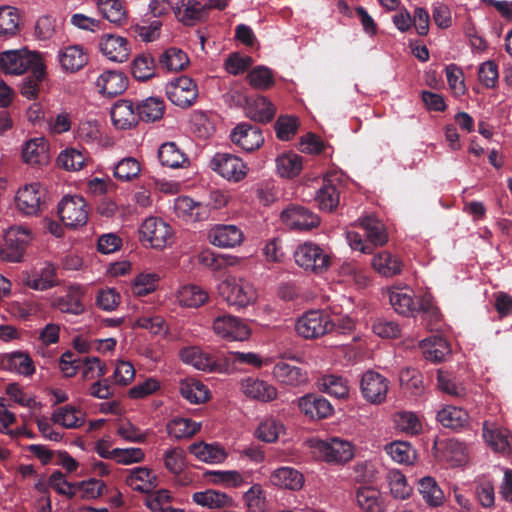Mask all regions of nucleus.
<instances>
[{"label": "nucleus", "mask_w": 512, "mask_h": 512, "mask_svg": "<svg viewBox=\"0 0 512 512\" xmlns=\"http://www.w3.org/2000/svg\"><path fill=\"white\" fill-rule=\"evenodd\" d=\"M335 323L330 315L323 310H310L298 318L295 329L305 339L319 338L331 333Z\"/></svg>", "instance_id": "f257e3e1"}, {"label": "nucleus", "mask_w": 512, "mask_h": 512, "mask_svg": "<svg viewBox=\"0 0 512 512\" xmlns=\"http://www.w3.org/2000/svg\"><path fill=\"white\" fill-rule=\"evenodd\" d=\"M32 240L29 228L13 226L7 231L4 244L0 246V259L6 262H21L26 248Z\"/></svg>", "instance_id": "f03ea898"}, {"label": "nucleus", "mask_w": 512, "mask_h": 512, "mask_svg": "<svg viewBox=\"0 0 512 512\" xmlns=\"http://www.w3.org/2000/svg\"><path fill=\"white\" fill-rule=\"evenodd\" d=\"M361 226L364 229V236L368 243H364L358 234L350 235L351 247L363 253H372L373 246H382L388 241L386 228L381 220L374 216H367L362 219Z\"/></svg>", "instance_id": "7ed1b4c3"}, {"label": "nucleus", "mask_w": 512, "mask_h": 512, "mask_svg": "<svg viewBox=\"0 0 512 512\" xmlns=\"http://www.w3.org/2000/svg\"><path fill=\"white\" fill-rule=\"evenodd\" d=\"M43 62L39 53H32L26 49L8 50L0 54V68L7 74L20 75Z\"/></svg>", "instance_id": "20e7f679"}, {"label": "nucleus", "mask_w": 512, "mask_h": 512, "mask_svg": "<svg viewBox=\"0 0 512 512\" xmlns=\"http://www.w3.org/2000/svg\"><path fill=\"white\" fill-rule=\"evenodd\" d=\"M140 240L155 249L166 247L172 238V229L168 223L157 217L147 218L139 229Z\"/></svg>", "instance_id": "39448f33"}, {"label": "nucleus", "mask_w": 512, "mask_h": 512, "mask_svg": "<svg viewBox=\"0 0 512 512\" xmlns=\"http://www.w3.org/2000/svg\"><path fill=\"white\" fill-rule=\"evenodd\" d=\"M58 214L63 224L70 228L83 226L88 220L86 201L82 196L68 195L58 204Z\"/></svg>", "instance_id": "423d86ee"}, {"label": "nucleus", "mask_w": 512, "mask_h": 512, "mask_svg": "<svg viewBox=\"0 0 512 512\" xmlns=\"http://www.w3.org/2000/svg\"><path fill=\"white\" fill-rule=\"evenodd\" d=\"M219 293L228 304L245 307L254 301L256 295L252 285L242 279L231 277L219 285Z\"/></svg>", "instance_id": "0eeeda50"}, {"label": "nucleus", "mask_w": 512, "mask_h": 512, "mask_svg": "<svg viewBox=\"0 0 512 512\" xmlns=\"http://www.w3.org/2000/svg\"><path fill=\"white\" fill-rule=\"evenodd\" d=\"M295 262L305 270L322 273L330 266V257L314 243H304L294 253Z\"/></svg>", "instance_id": "6e6552de"}, {"label": "nucleus", "mask_w": 512, "mask_h": 512, "mask_svg": "<svg viewBox=\"0 0 512 512\" xmlns=\"http://www.w3.org/2000/svg\"><path fill=\"white\" fill-rule=\"evenodd\" d=\"M166 95L176 106L189 108L198 98V88L194 80L181 76L166 85Z\"/></svg>", "instance_id": "1a4fd4ad"}, {"label": "nucleus", "mask_w": 512, "mask_h": 512, "mask_svg": "<svg viewBox=\"0 0 512 512\" xmlns=\"http://www.w3.org/2000/svg\"><path fill=\"white\" fill-rule=\"evenodd\" d=\"M281 221L293 230H311L320 224L317 214L300 205H289L280 214Z\"/></svg>", "instance_id": "9d476101"}, {"label": "nucleus", "mask_w": 512, "mask_h": 512, "mask_svg": "<svg viewBox=\"0 0 512 512\" xmlns=\"http://www.w3.org/2000/svg\"><path fill=\"white\" fill-rule=\"evenodd\" d=\"M363 398L372 404H381L385 401L389 389V381L375 371H367L360 382Z\"/></svg>", "instance_id": "9b49d317"}, {"label": "nucleus", "mask_w": 512, "mask_h": 512, "mask_svg": "<svg viewBox=\"0 0 512 512\" xmlns=\"http://www.w3.org/2000/svg\"><path fill=\"white\" fill-rule=\"evenodd\" d=\"M44 204L45 191L39 183L25 185L17 192V208L25 215H37Z\"/></svg>", "instance_id": "f8f14e48"}, {"label": "nucleus", "mask_w": 512, "mask_h": 512, "mask_svg": "<svg viewBox=\"0 0 512 512\" xmlns=\"http://www.w3.org/2000/svg\"><path fill=\"white\" fill-rule=\"evenodd\" d=\"M211 166L223 178L235 182L242 180L247 173L245 163L239 157L228 153H217L211 161Z\"/></svg>", "instance_id": "ddd939ff"}, {"label": "nucleus", "mask_w": 512, "mask_h": 512, "mask_svg": "<svg viewBox=\"0 0 512 512\" xmlns=\"http://www.w3.org/2000/svg\"><path fill=\"white\" fill-rule=\"evenodd\" d=\"M215 333L229 340L243 341L250 335L249 328L238 318L231 315H220L213 322Z\"/></svg>", "instance_id": "4468645a"}, {"label": "nucleus", "mask_w": 512, "mask_h": 512, "mask_svg": "<svg viewBox=\"0 0 512 512\" xmlns=\"http://www.w3.org/2000/svg\"><path fill=\"white\" fill-rule=\"evenodd\" d=\"M317 447L324 460L328 463L343 464L353 457L351 444L339 438L319 441Z\"/></svg>", "instance_id": "2eb2a0df"}, {"label": "nucleus", "mask_w": 512, "mask_h": 512, "mask_svg": "<svg viewBox=\"0 0 512 512\" xmlns=\"http://www.w3.org/2000/svg\"><path fill=\"white\" fill-rule=\"evenodd\" d=\"M298 407L302 413L313 420H320L330 417L334 408L323 396L310 393L298 399Z\"/></svg>", "instance_id": "dca6fc26"}, {"label": "nucleus", "mask_w": 512, "mask_h": 512, "mask_svg": "<svg viewBox=\"0 0 512 512\" xmlns=\"http://www.w3.org/2000/svg\"><path fill=\"white\" fill-rule=\"evenodd\" d=\"M231 141L247 152L254 151L264 143V137L259 127L241 123L237 125L230 135Z\"/></svg>", "instance_id": "f3484780"}, {"label": "nucleus", "mask_w": 512, "mask_h": 512, "mask_svg": "<svg viewBox=\"0 0 512 512\" xmlns=\"http://www.w3.org/2000/svg\"><path fill=\"white\" fill-rule=\"evenodd\" d=\"M272 374L280 384L288 387H300L308 382L306 370L283 360L274 365Z\"/></svg>", "instance_id": "a211bd4d"}, {"label": "nucleus", "mask_w": 512, "mask_h": 512, "mask_svg": "<svg viewBox=\"0 0 512 512\" xmlns=\"http://www.w3.org/2000/svg\"><path fill=\"white\" fill-rule=\"evenodd\" d=\"M243 232L232 224H218L209 231L210 242L221 248H232L242 243Z\"/></svg>", "instance_id": "6ab92c4d"}, {"label": "nucleus", "mask_w": 512, "mask_h": 512, "mask_svg": "<svg viewBox=\"0 0 512 512\" xmlns=\"http://www.w3.org/2000/svg\"><path fill=\"white\" fill-rule=\"evenodd\" d=\"M96 86L103 96L112 98L127 89L128 79L119 71L107 70L98 76Z\"/></svg>", "instance_id": "aec40b11"}, {"label": "nucleus", "mask_w": 512, "mask_h": 512, "mask_svg": "<svg viewBox=\"0 0 512 512\" xmlns=\"http://www.w3.org/2000/svg\"><path fill=\"white\" fill-rule=\"evenodd\" d=\"M113 125L119 129H130L139 122L136 105L130 100L117 101L110 112Z\"/></svg>", "instance_id": "412c9836"}, {"label": "nucleus", "mask_w": 512, "mask_h": 512, "mask_svg": "<svg viewBox=\"0 0 512 512\" xmlns=\"http://www.w3.org/2000/svg\"><path fill=\"white\" fill-rule=\"evenodd\" d=\"M100 51L109 60L122 63L128 59L130 49L124 37L107 34L99 42Z\"/></svg>", "instance_id": "4be33fe9"}, {"label": "nucleus", "mask_w": 512, "mask_h": 512, "mask_svg": "<svg viewBox=\"0 0 512 512\" xmlns=\"http://www.w3.org/2000/svg\"><path fill=\"white\" fill-rule=\"evenodd\" d=\"M22 158L33 166L48 164L50 155L47 141L42 137L28 140L22 148Z\"/></svg>", "instance_id": "5701e85b"}, {"label": "nucleus", "mask_w": 512, "mask_h": 512, "mask_svg": "<svg viewBox=\"0 0 512 512\" xmlns=\"http://www.w3.org/2000/svg\"><path fill=\"white\" fill-rule=\"evenodd\" d=\"M355 498L358 507L363 512L384 511L385 505L381 492L371 485H364L357 488Z\"/></svg>", "instance_id": "b1692460"}, {"label": "nucleus", "mask_w": 512, "mask_h": 512, "mask_svg": "<svg viewBox=\"0 0 512 512\" xmlns=\"http://www.w3.org/2000/svg\"><path fill=\"white\" fill-rule=\"evenodd\" d=\"M127 472L126 484L135 491L148 493L158 484L157 476L147 467H136Z\"/></svg>", "instance_id": "393cba45"}, {"label": "nucleus", "mask_w": 512, "mask_h": 512, "mask_svg": "<svg viewBox=\"0 0 512 512\" xmlns=\"http://www.w3.org/2000/svg\"><path fill=\"white\" fill-rule=\"evenodd\" d=\"M241 389L247 397L262 402H270L277 397V389L259 379L247 378L242 380Z\"/></svg>", "instance_id": "a878e982"}, {"label": "nucleus", "mask_w": 512, "mask_h": 512, "mask_svg": "<svg viewBox=\"0 0 512 512\" xmlns=\"http://www.w3.org/2000/svg\"><path fill=\"white\" fill-rule=\"evenodd\" d=\"M1 366L11 372L23 376H31L35 372L34 362L28 353L14 351L6 353L1 358Z\"/></svg>", "instance_id": "bb28decb"}, {"label": "nucleus", "mask_w": 512, "mask_h": 512, "mask_svg": "<svg viewBox=\"0 0 512 512\" xmlns=\"http://www.w3.org/2000/svg\"><path fill=\"white\" fill-rule=\"evenodd\" d=\"M318 389L336 399L344 400L349 396V387L347 380L338 375L327 374L320 377L317 381Z\"/></svg>", "instance_id": "cd10ccee"}, {"label": "nucleus", "mask_w": 512, "mask_h": 512, "mask_svg": "<svg viewBox=\"0 0 512 512\" xmlns=\"http://www.w3.org/2000/svg\"><path fill=\"white\" fill-rule=\"evenodd\" d=\"M58 59L61 67L69 72L79 71L88 62L86 53L79 45L68 46L60 50Z\"/></svg>", "instance_id": "c85d7f7f"}, {"label": "nucleus", "mask_w": 512, "mask_h": 512, "mask_svg": "<svg viewBox=\"0 0 512 512\" xmlns=\"http://www.w3.org/2000/svg\"><path fill=\"white\" fill-rule=\"evenodd\" d=\"M273 485L290 490H299L304 484L303 475L291 467L276 469L270 476Z\"/></svg>", "instance_id": "c756f323"}, {"label": "nucleus", "mask_w": 512, "mask_h": 512, "mask_svg": "<svg viewBox=\"0 0 512 512\" xmlns=\"http://www.w3.org/2000/svg\"><path fill=\"white\" fill-rule=\"evenodd\" d=\"M139 121L155 122L161 119L165 112V104L162 98L148 97L136 104Z\"/></svg>", "instance_id": "7c9ffc66"}, {"label": "nucleus", "mask_w": 512, "mask_h": 512, "mask_svg": "<svg viewBox=\"0 0 512 512\" xmlns=\"http://www.w3.org/2000/svg\"><path fill=\"white\" fill-rule=\"evenodd\" d=\"M437 421L445 428L457 430L468 424V413L456 406H446L437 413Z\"/></svg>", "instance_id": "2f4dec72"}, {"label": "nucleus", "mask_w": 512, "mask_h": 512, "mask_svg": "<svg viewBox=\"0 0 512 512\" xmlns=\"http://www.w3.org/2000/svg\"><path fill=\"white\" fill-rule=\"evenodd\" d=\"M188 451L197 459L206 463H220L227 456L222 447L204 442L191 444Z\"/></svg>", "instance_id": "473e14b6"}, {"label": "nucleus", "mask_w": 512, "mask_h": 512, "mask_svg": "<svg viewBox=\"0 0 512 512\" xmlns=\"http://www.w3.org/2000/svg\"><path fill=\"white\" fill-rule=\"evenodd\" d=\"M46 77V66L44 62L36 63V66L30 70L21 84V94L27 99H35L39 92V84Z\"/></svg>", "instance_id": "72a5a7b5"}, {"label": "nucleus", "mask_w": 512, "mask_h": 512, "mask_svg": "<svg viewBox=\"0 0 512 512\" xmlns=\"http://www.w3.org/2000/svg\"><path fill=\"white\" fill-rule=\"evenodd\" d=\"M420 345L425 358L433 362H441L450 352L447 341L439 335L423 339Z\"/></svg>", "instance_id": "f704fd0d"}, {"label": "nucleus", "mask_w": 512, "mask_h": 512, "mask_svg": "<svg viewBox=\"0 0 512 512\" xmlns=\"http://www.w3.org/2000/svg\"><path fill=\"white\" fill-rule=\"evenodd\" d=\"M180 394L192 404L204 403L209 399V390L199 380L189 378L180 382Z\"/></svg>", "instance_id": "c9c22d12"}, {"label": "nucleus", "mask_w": 512, "mask_h": 512, "mask_svg": "<svg viewBox=\"0 0 512 512\" xmlns=\"http://www.w3.org/2000/svg\"><path fill=\"white\" fill-rule=\"evenodd\" d=\"M25 285L33 290L44 291L57 284L56 271L53 265L46 264L41 271L27 276Z\"/></svg>", "instance_id": "e433bc0d"}, {"label": "nucleus", "mask_w": 512, "mask_h": 512, "mask_svg": "<svg viewBox=\"0 0 512 512\" xmlns=\"http://www.w3.org/2000/svg\"><path fill=\"white\" fill-rule=\"evenodd\" d=\"M373 268L385 277H392L402 271L401 260L390 252H381L372 259Z\"/></svg>", "instance_id": "4c0bfd02"}, {"label": "nucleus", "mask_w": 512, "mask_h": 512, "mask_svg": "<svg viewBox=\"0 0 512 512\" xmlns=\"http://www.w3.org/2000/svg\"><path fill=\"white\" fill-rule=\"evenodd\" d=\"M52 420L65 428L75 429L83 425L84 413L74 406L66 405L53 413Z\"/></svg>", "instance_id": "58836bf2"}, {"label": "nucleus", "mask_w": 512, "mask_h": 512, "mask_svg": "<svg viewBox=\"0 0 512 512\" xmlns=\"http://www.w3.org/2000/svg\"><path fill=\"white\" fill-rule=\"evenodd\" d=\"M483 437L491 448L507 455L512 454V439L507 431L489 429L487 422L483 425Z\"/></svg>", "instance_id": "ea45409f"}, {"label": "nucleus", "mask_w": 512, "mask_h": 512, "mask_svg": "<svg viewBox=\"0 0 512 512\" xmlns=\"http://www.w3.org/2000/svg\"><path fill=\"white\" fill-rule=\"evenodd\" d=\"M275 113V106L264 96H258L247 107L248 117L261 123L270 122L274 118Z\"/></svg>", "instance_id": "a19ab883"}, {"label": "nucleus", "mask_w": 512, "mask_h": 512, "mask_svg": "<svg viewBox=\"0 0 512 512\" xmlns=\"http://www.w3.org/2000/svg\"><path fill=\"white\" fill-rule=\"evenodd\" d=\"M155 58L149 53H141L135 57L131 65V72L138 81H147L155 76Z\"/></svg>", "instance_id": "79ce46f5"}, {"label": "nucleus", "mask_w": 512, "mask_h": 512, "mask_svg": "<svg viewBox=\"0 0 512 512\" xmlns=\"http://www.w3.org/2000/svg\"><path fill=\"white\" fill-rule=\"evenodd\" d=\"M158 158L163 166L169 168H179L188 161L185 154L176 146L174 142H166L158 149Z\"/></svg>", "instance_id": "37998d69"}, {"label": "nucleus", "mask_w": 512, "mask_h": 512, "mask_svg": "<svg viewBox=\"0 0 512 512\" xmlns=\"http://www.w3.org/2000/svg\"><path fill=\"white\" fill-rule=\"evenodd\" d=\"M209 299L207 291L197 285L183 286L178 292V301L180 305L198 308L204 305Z\"/></svg>", "instance_id": "c03bdc74"}, {"label": "nucleus", "mask_w": 512, "mask_h": 512, "mask_svg": "<svg viewBox=\"0 0 512 512\" xmlns=\"http://www.w3.org/2000/svg\"><path fill=\"white\" fill-rule=\"evenodd\" d=\"M188 63L186 53L175 47L168 48L159 57V66L170 72L183 70Z\"/></svg>", "instance_id": "a18cd8bd"}, {"label": "nucleus", "mask_w": 512, "mask_h": 512, "mask_svg": "<svg viewBox=\"0 0 512 512\" xmlns=\"http://www.w3.org/2000/svg\"><path fill=\"white\" fill-rule=\"evenodd\" d=\"M98 9L109 22L122 25L127 20L126 10L120 0H98Z\"/></svg>", "instance_id": "49530a36"}, {"label": "nucleus", "mask_w": 512, "mask_h": 512, "mask_svg": "<svg viewBox=\"0 0 512 512\" xmlns=\"http://www.w3.org/2000/svg\"><path fill=\"white\" fill-rule=\"evenodd\" d=\"M418 490L423 499L433 507L443 503L444 493L434 478L426 476L418 481Z\"/></svg>", "instance_id": "de8ad7c7"}, {"label": "nucleus", "mask_w": 512, "mask_h": 512, "mask_svg": "<svg viewBox=\"0 0 512 512\" xmlns=\"http://www.w3.org/2000/svg\"><path fill=\"white\" fill-rule=\"evenodd\" d=\"M200 424L189 418H174L167 424V432L176 439L189 438L200 430Z\"/></svg>", "instance_id": "09e8293b"}, {"label": "nucleus", "mask_w": 512, "mask_h": 512, "mask_svg": "<svg viewBox=\"0 0 512 512\" xmlns=\"http://www.w3.org/2000/svg\"><path fill=\"white\" fill-rule=\"evenodd\" d=\"M247 512H268L266 494L261 485L254 484L243 495Z\"/></svg>", "instance_id": "8fccbe9b"}, {"label": "nucleus", "mask_w": 512, "mask_h": 512, "mask_svg": "<svg viewBox=\"0 0 512 512\" xmlns=\"http://www.w3.org/2000/svg\"><path fill=\"white\" fill-rule=\"evenodd\" d=\"M412 293L410 290H396L390 293V303L398 314L409 316L416 311Z\"/></svg>", "instance_id": "3c124183"}, {"label": "nucleus", "mask_w": 512, "mask_h": 512, "mask_svg": "<svg viewBox=\"0 0 512 512\" xmlns=\"http://www.w3.org/2000/svg\"><path fill=\"white\" fill-rule=\"evenodd\" d=\"M19 29V15L17 9L9 6L0 7V36L9 38Z\"/></svg>", "instance_id": "603ef678"}, {"label": "nucleus", "mask_w": 512, "mask_h": 512, "mask_svg": "<svg viewBox=\"0 0 512 512\" xmlns=\"http://www.w3.org/2000/svg\"><path fill=\"white\" fill-rule=\"evenodd\" d=\"M182 7L184 11L180 20L184 25L191 26L196 21L204 20L207 16L205 1L182 0Z\"/></svg>", "instance_id": "864d4df0"}, {"label": "nucleus", "mask_w": 512, "mask_h": 512, "mask_svg": "<svg viewBox=\"0 0 512 512\" xmlns=\"http://www.w3.org/2000/svg\"><path fill=\"white\" fill-rule=\"evenodd\" d=\"M180 356L185 363L191 364L199 370L212 371L214 369V360L210 356L203 354L196 347L183 348Z\"/></svg>", "instance_id": "5fc2aeb1"}, {"label": "nucleus", "mask_w": 512, "mask_h": 512, "mask_svg": "<svg viewBox=\"0 0 512 512\" xmlns=\"http://www.w3.org/2000/svg\"><path fill=\"white\" fill-rule=\"evenodd\" d=\"M141 166L134 157H126L121 159L114 167V177L123 182L134 180L140 175Z\"/></svg>", "instance_id": "6e6d98bb"}, {"label": "nucleus", "mask_w": 512, "mask_h": 512, "mask_svg": "<svg viewBox=\"0 0 512 512\" xmlns=\"http://www.w3.org/2000/svg\"><path fill=\"white\" fill-rule=\"evenodd\" d=\"M276 165L282 177L293 178L302 170V157L295 153L283 154L277 158Z\"/></svg>", "instance_id": "4d7b16f0"}, {"label": "nucleus", "mask_w": 512, "mask_h": 512, "mask_svg": "<svg viewBox=\"0 0 512 512\" xmlns=\"http://www.w3.org/2000/svg\"><path fill=\"white\" fill-rule=\"evenodd\" d=\"M399 381L401 387L412 395H420L423 391L422 375L415 368H403L399 373Z\"/></svg>", "instance_id": "13d9d810"}, {"label": "nucleus", "mask_w": 512, "mask_h": 512, "mask_svg": "<svg viewBox=\"0 0 512 512\" xmlns=\"http://www.w3.org/2000/svg\"><path fill=\"white\" fill-rule=\"evenodd\" d=\"M316 201L322 210L333 211L336 209L340 201L336 186L330 181L325 182L317 192Z\"/></svg>", "instance_id": "bf43d9fd"}, {"label": "nucleus", "mask_w": 512, "mask_h": 512, "mask_svg": "<svg viewBox=\"0 0 512 512\" xmlns=\"http://www.w3.org/2000/svg\"><path fill=\"white\" fill-rule=\"evenodd\" d=\"M54 306L62 313L80 315L84 312V304L77 291H69L66 295L54 300Z\"/></svg>", "instance_id": "052dcab7"}, {"label": "nucleus", "mask_w": 512, "mask_h": 512, "mask_svg": "<svg viewBox=\"0 0 512 512\" xmlns=\"http://www.w3.org/2000/svg\"><path fill=\"white\" fill-rule=\"evenodd\" d=\"M390 492L394 498L407 499L412 487L407 483L406 477L399 470H390L387 474Z\"/></svg>", "instance_id": "680f3d73"}, {"label": "nucleus", "mask_w": 512, "mask_h": 512, "mask_svg": "<svg viewBox=\"0 0 512 512\" xmlns=\"http://www.w3.org/2000/svg\"><path fill=\"white\" fill-rule=\"evenodd\" d=\"M192 498L195 503L209 508L224 507L230 502V498L225 493L211 489L196 492Z\"/></svg>", "instance_id": "e2e57ef3"}, {"label": "nucleus", "mask_w": 512, "mask_h": 512, "mask_svg": "<svg viewBox=\"0 0 512 512\" xmlns=\"http://www.w3.org/2000/svg\"><path fill=\"white\" fill-rule=\"evenodd\" d=\"M387 453L400 464H412L415 459V450L408 442L396 441L386 446Z\"/></svg>", "instance_id": "0e129e2a"}, {"label": "nucleus", "mask_w": 512, "mask_h": 512, "mask_svg": "<svg viewBox=\"0 0 512 512\" xmlns=\"http://www.w3.org/2000/svg\"><path fill=\"white\" fill-rule=\"evenodd\" d=\"M86 157L77 149L70 148L62 151L57 157V163L66 170L78 171L85 165Z\"/></svg>", "instance_id": "69168bd1"}, {"label": "nucleus", "mask_w": 512, "mask_h": 512, "mask_svg": "<svg viewBox=\"0 0 512 512\" xmlns=\"http://www.w3.org/2000/svg\"><path fill=\"white\" fill-rule=\"evenodd\" d=\"M298 119L294 116H280L274 125L276 136L282 141L290 140L298 130Z\"/></svg>", "instance_id": "338daca9"}, {"label": "nucleus", "mask_w": 512, "mask_h": 512, "mask_svg": "<svg viewBox=\"0 0 512 512\" xmlns=\"http://www.w3.org/2000/svg\"><path fill=\"white\" fill-rule=\"evenodd\" d=\"M247 79L251 86L260 90H267L274 84L271 70L263 66L253 68L247 75Z\"/></svg>", "instance_id": "774afa93"}]
</instances>
